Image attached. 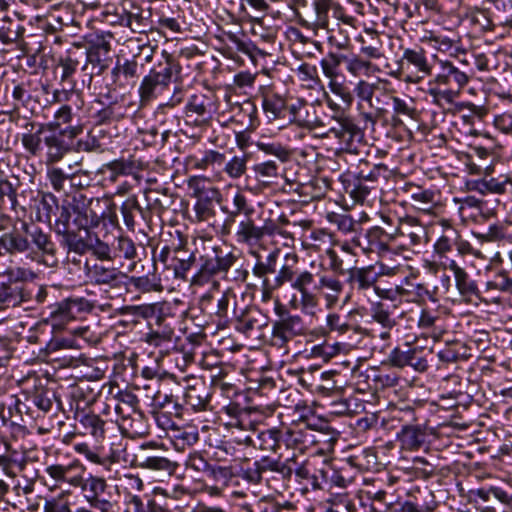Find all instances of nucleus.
Listing matches in <instances>:
<instances>
[{"instance_id": "f257e3e1", "label": "nucleus", "mask_w": 512, "mask_h": 512, "mask_svg": "<svg viewBox=\"0 0 512 512\" xmlns=\"http://www.w3.org/2000/svg\"><path fill=\"white\" fill-rule=\"evenodd\" d=\"M298 261L295 253H287L275 276L274 287H282L289 283L291 288L299 293V296H292L289 301L290 307L306 314H313L319 303L318 292L323 290L329 291L326 298L330 303L336 302L343 290L342 282L331 276L322 264L319 265V271L299 270Z\"/></svg>"}, {"instance_id": "f03ea898", "label": "nucleus", "mask_w": 512, "mask_h": 512, "mask_svg": "<svg viewBox=\"0 0 512 512\" xmlns=\"http://www.w3.org/2000/svg\"><path fill=\"white\" fill-rule=\"evenodd\" d=\"M45 473L51 482L45 481L50 489L62 488L68 485L80 489L86 503L99 512L114 508L115 502L104 497L108 483L104 477L87 472V468L77 459L67 463H55L45 467Z\"/></svg>"}, {"instance_id": "7ed1b4c3", "label": "nucleus", "mask_w": 512, "mask_h": 512, "mask_svg": "<svg viewBox=\"0 0 512 512\" xmlns=\"http://www.w3.org/2000/svg\"><path fill=\"white\" fill-rule=\"evenodd\" d=\"M35 274L28 269L17 267L8 269L0 276V309L15 307L32 298V292L26 286Z\"/></svg>"}, {"instance_id": "20e7f679", "label": "nucleus", "mask_w": 512, "mask_h": 512, "mask_svg": "<svg viewBox=\"0 0 512 512\" xmlns=\"http://www.w3.org/2000/svg\"><path fill=\"white\" fill-rule=\"evenodd\" d=\"M433 66L428 61L427 52L420 46L404 48L399 68L390 73L396 79L409 84H418L432 75Z\"/></svg>"}, {"instance_id": "39448f33", "label": "nucleus", "mask_w": 512, "mask_h": 512, "mask_svg": "<svg viewBox=\"0 0 512 512\" xmlns=\"http://www.w3.org/2000/svg\"><path fill=\"white\" fill-rule=\"evenodd\" d=\"M237 261L232 252H225L220 247H213L199 257L198 270L192 277V284L203 285L216 275L227 274Z\"/></svg>"}, {"instance_id": "423d86ee", "label": "nucleus", "mask_w": 512, "mask_h": 512, "mask_svg": "<svg viewBox=\"0 0 512 512\" xmlns=\"http://www.w3.org/2000/svg\"><path fill=\"white\" fill-rule=\"evenodd\" d=\"M361 128L347 115H333L323 138L335 139L340 150L352 152L363 139Z\"/></svg>"}, {"instance_id": "0eeeda50", "label": "nucleus", "mask_w": 512, "mask_h": 512, "mask_svg": "<svg viewBox=\"0 0 512 512\" xmlns=\"http://www.w3.org/2000/svg\"><path fill=\"white\" fill-rule=\"evenodd\" d=\"M111 34H96L89 42L88 46L84 45L85 63L82 71L90 69L89 84L92 82L93 76L103 74L110 66L112 58L111 52Z\"/></svg>"}, {"instance_id": "6e6552de", "label": "nucleus", "mask_w": 512, "mask_h": 512, "mask_svg": "<svg viewBox=\"0 0 512 512\" xmlns=\"http://www.w3.org/2000/svg\"><path fill=\"white\" fill-rule=\"evenodd\" d=\"M344 63L343 54L330 52L320 61L323 75L329 80L328 88L340 98L344 108H350L354 101L352 90L346 84L340 66Z\"/></svg>"}, {"instance_id": "1a4fd4ad", "label": "nucleus", "mask_w": 512, "mask_h": 512, "mask_svg": "<svg viewBox=\"0 0 512 512\" xmlns=\"http://www.w3.org/2000/svg\"><path fill=\"white\" fill-rule=\"evenodd\" d=\"M432 349H425L420 346H411L405 343L403 347H396L389 353L390 363L397 368L411 367L419 373L426 372L429 367V358L432 356Z\"/></svg>"}, {"instance_id": "9d476101", "label": "nucleus", "mask_w": 512, "mask_h": 512, "mask_svg": "<svg viewBox=\"0 0 512 512\" xmlns=\"http://www.w3.org/2000/svg\"><path fill=\"white\" fill-rule=\"evenodd\" d=\"M99 198H87L83 194L74 196L71 201V209L73 212L72 224L80 232L84 231L86 234L90 229L97 227L102 215H100L96 208L100 207Z\"/></svg>"}, {"instance_id": "9b49d317", "label": "nucleus", "mask_w": 512, "mask_h": 512, "mask_svg": "<svg viewBox=\"0 0 512 512\" xmlns=\"http://www.w3.org/2000/svg\"><path fill=\"white\" fill-rule=\"evenodd\" d=\"M348 275V283L359 296H363L368 300H370L372 295L392 299L389 290L380 289L376 285L379 274H376L374 266L352 268L349 270Z\"/></svg>"}, {"instance_id": "f8f14e48", "label": "nucleus", "mask_w": 512, "mask_h": 512, "mask_svg": "<svg viewBox=\"0 0 512 512\" xmlns=\"http://www.w3.org/2000/svg\"><path fill=\"white\" fill-rule=\"evenodd\" d=\"M278 319L272 326V343L277 347H284L293 338L304 334L305 326L299 315H292L284 308H276Z\"/></svg>"}, {"instance_id": "ddd939ff", "label": "nucleus", "mask_w": 512, "mask_h": 512, "mask_svg": "<svg viewBox=\"0 0 512 512\" xmlns=\"http://www.w3.org/2000/svg\"><path fill=\"white\" fill-rule=\"evenodd\" d=\"M439 71L430 80L431 85L446 86L454 88L461 93V90L469 83L471 75L466 69L456 66L449 60H438Z\"/></svg>"}, {"instance_id": "4468645a", "label": "nucleus", "mask_w": 512, "mask_h": 512, "mask_svg": "<svg viewBox=\"0 0 512 512\" xmlns=\"http://www.w3.org/2000/svg\"><path fill=\"white\" fill-rule=\"evenodd\" d=\"M254 255L257 258L255 265L252 268V273L254 276L262 279V296L263 300H268L272 296V292L279 287H274L275 278L273 280H269L267 275L269 274H278V259L280 256V250L274 249L268 253L265 258H262L258 253L254 252Z\"/></svg>"}, {"instance_id": "2eb2a0df", "label": "nucleus", "mask_w": 512, "mask_h": 512, "mask_svg": "<svg viewBox=\"0 0 512 512\" xmlns=\"http://www.w3.org/2000/svg\"><path fill=\"white\" fill-rule=\"evenodd\" d=\"M23 229L30 241V249L39 254L42 262L49 266L54 267L58 264L57 248L55 243L51 240V236L43 232L39 227L29 228L27 224L23 225Z\"/></svg>"}, {"instance_id": "dca6fc26", "label": "nucleus", "mask_w": 512, "mask_h": 512, "mask_svg": "<svg viewBox=\"0 0 512 512\" xmlns=\"http://www.w3.org/2000/svg\"><path fill=\"white\" fill-rule=\"evenodd\" d=\"M325 3H327L325 0H292L291 8L303 28L316 31L318 25L323 22Z\"/></svg>"}, {"instance_id": "f3484780", "label": "nucleus", "mask_w": 512, "mask_h": 512, "mask_svg": "<svg viewBox=\"0 0 512 512\" xmlns=\"http://www.w3.org/2000/svg\"><path fill=\"white\" fill-rule=\"evenodd\" d=\"M311 447L316 448V453L328 455L334 452L335 445L340 437V432L323 420H310Z\"/></svg>"}, {"instance_id": "a211bd4d", "label": "nucleus", "mask_w": 512, "mask_h": 512, "mask_svg": "<svg viewBox=\"0 0 512 512\" xmlns=\"http://www.w3.org/2000/svg\"><path fill=\"white\" fill-rule=\"evenodd\" d=\"M69 251H74L78 254H85L91 251L100 260H112V242L108 236L100 239L99 235L94 232H87L85 236L81 234L76 239L72 240V246Z\"/></svg>"}, {"instance_id": "6ab92c4d", "label": "nucleus", "mask_w": 512, "mask_h": 512, "mask_svg": "<svg viewBox=\"0 0 512 512\" xmlns=\"http://www.w3.org/2000/svg\"><path fill=\"white\" fill-rule=\"evenodd\" d=\"M47 199L51 200V213H54L55 210L59 211V215L54 223V230L58 235L62 236V243L70 249L72 246V240L76 241L80 235L79 232L71 227V218L73 217L71 203L67 206L63 205L59 207L57 204V198L53 194L45 195L43 202L46 203Z\"/></svg>"}, {"instance_id": "aec40b11", "label": "nucleus", "mask_w": 512, "mask_h": 512, "mask_svg": "<svg viewBox=\"0 0 512 512\" xmlns=\"http://www.w3.org/2000/svg\"><path fill=\"white\" fill-rule=\"evenodd\" d=\"M394 234H396V242L404 246L399 248V254H402L423 243L426 238V229L416 218L407 216L400 220V226Z\"/></svg>"}, {"instance_id": "412c9836", "label": "nucleus", "mask_w": 512, "mask_h": 512, "mask_svg": "<svg viewBox=\"0 0 512 512\" xmlns=\"http://www.w3.org/2000/svg\"><path fill=\"white\" fill-rule=\"evenodd\" d=\"M93 305L83 297H69L57 303L51 313V318L58 324L77 319L92 310Z\"/></svg>"}, {"instance_id": "4be33fe9", "label": "nucleus", "mask_w": 512, "mask_h": 512, "mask_svg": "<svg viewBox=\"0 0 512 512\" xmlns=\"http://www.w3.org/2000/svg\"><path fill=\"white\" fill-rule=\"evenodd\" d=\"M282 429V441L287 449H294L304 453L311 448L310 419L302 418L299 422L282 427Z\"/></svg>"}, {"instance_id": "5701e85b", "label": "nucleus", "mask_w": 512, "mask_h": 512, "mask_svg": "<svg viewBox=\"0 0 512 512\" xmlns=\"http://www.w3.org/2000/svg\"><path fill=\"white\" fill-rule=\"evenodd\" d=\"M369 238L372 245V252L376 253L382 259H391L392 255H399V245L396 240V234L388 233L379 226L368 229Z\"/></svg>"}, {"instance_id": "b1692460", "label": "nucleus", "mask_w": 512, "mask_h": 512, "mask_svg": "<svg viewBox=\"0 0 512 512\" xmlns=\"http://www.w3.org/2000/svg\"><path fill=\"white\" fill-rule=\"evenodd\" d=\"M83 60L84 44L76 42L66 50L64 55L59 57L58 67L62 69L60 81L62 83H68L71 90L75 88L73 75Z\"/></svg>"}, {"instance_id": "393cba45", "label": "nucleus", "mask_w": 512, "mask_h": 512, "mask_svg": "<svg viewBox=\"0 0 512 512\" xmlns=\"http://www.w3.org/2000/svg\"><path fill=\"white\" fill-rule=\"evenodd\" d=\"M210 398V392L205 382L200 378L187 380L183 391L184 404L194 411L205 410Z\"/></svg>"}, {"instance_id": "a878e982", "label": "nucleus", "mask_w": 512, "mask_h": 512, "mask_svg": "<svg viewBox=\"0 0 512 512\" xmlns=\"http://www.w3.org/2000/svg\"><path fill=\"white\" fill-rule=\"evenodd\" d=\"M91 282L98 285H108L111 288L127 286L128 276L115 267H106L103 264H95L88 270Z\"/></svg>"}, {"instance_id": "bb28decb", "label": "nucleus", "mask_w": 512, "mask_h": 512, "mask_svg": "<svg viewBox=\"0 0 512 512\" xmlns=\"http://www.w3.org/2000/svg\"><path fill=\"white\" fill-rule=\"evenodd\" d=\"M223 413L229 417L226 422V426L237 428L242 431L250 430L254 427V423L257 421L252 416L258 413L256 408L252 407H241L237 403H230L223 407Z\"/></svg>"}, {"instance_id": "cd10ccee", "label": "nucleus", "mask_w": 512, "mask_h": 512, "mask_svg": "<svg viewBox=\"0 0 512 512\" xmlns=\"http://www.w3.org/2000/svg\"><path fill=\"white\" fill-rule=\"evenodd\" d=\"M233 315L235 329L246 336H251L254 330H260L267 325L265 316L255 307H247L239 313L234 308Z\"/></svg>"}, {"instance_id": "c85d7f7f", "label": "nucleus", "mask_w": 512, "mask_h": 512, "mask_svg": "<svg viewBox=\"0 0 512 512\" xmlns=\"http://www.w3.org/2000/svg\"><path fill=\"white\" fill-rule=\"evenodd\" d=\"M113 83L119 87L126 85H134L140 76L137 55H133L130 59L123 62L117 61L111 71Z\"/></svg>"}, {"instance_id": "c756f323", "label": "nucleus", "mask_w": 512, "mask_h": 512, "mask_svg": "<svg viewBox=\"0 0 512 512\" xmlns=\"http://www.w3.org/2000/svg\"><path fill=\"white\" fill-rule=\"evenodd\" d=\"M474 235L482 243L497 242L501 244H512V221H499L489 225L485 233H477Z\"/></svg>"}, {"instance_id": "7c9ffc66", "label": "nucleus", "mask_w": 512, "mask_h": 512, "mask_svg": "<svg viewBox=\"0 0 512 512\" xmlns=\"http://www.w3.org/2000/svg\"><path fill=\"white\" fill-rule=\"evenodd\" d=\"M427 434L424 428L419 425H405L397 433V439L401 448L414 451L424 446Z\"/></svg>"}, {"instance_id": "2f4dec72", "label": "nucleus", "mask_w": 512, "mask_h": 512, "mask_svg": "<svg viewBox=\"0 0 512 512\" xmlns=\"http://www.w3.org/2000/svg\"><path fill=\"white\" fill-rule=\"evenodd\" d=\"M243 512H294L295 505L292 502H279L273 497H262L253 503L241 505Z\"/></svg>"}, {"instance_id": "473e14b6", "label": "nucleus", "mask_w": 512, "mask_h": 512, "mask_svg": "<svg viewBox=\"0 0 512 512\" xmlns=\"http://www.w3.org/2000/svg\"><path fill=\"white\" fill-rule=\"evenodd\" d=\"M43 143L46 147L47 164L59 162L70 151V145L61 133L51 132L43 137Z\"/></svg>"}, {"instance_id": "72a5a7b5", "label": "nucleus", "mask_w": 512, "mask_h": 512, "mask_svg": "<svg viewBox=\"0 0 512 512\" xmlns=\"http://www.w3.org/2000/svg\"><path fill=\"white\" fill-rule=\"evenodd\" d=\"M397 304L390 302L373 303L370 309L371 318L380 324L383 329L391 330L397 324Z\"/></svg>"}, {"instance_id": "f704fd0d", "label": "nucleus", "mask_w": 512, "mask_h": 512, "mask_svg": "<svg viewBox=\"0 0 512 512\" xmlns=\"http://www.w3.org/2000/svg\"><path fill=\"white\" fill-rule=\"evenodd\" d=\"M164 63L159 62L157 67L150 70L158 79H160L167 87L170 85L172 78L175 80L180 76L182 66L179 61L166 50L162 51Z\"/></svg>"}, {"instance_id": "c9c22d12", "label": "nucleus", "mask_w": 512, "mask_h": 512, "mask_svg": "<svg viewBox=\"0 0 512 512\" xmlns=\"http://www.w3.org/2000/svg\"><path fill=\"white\" fill-rule=\"evenodd\" d=\"M167 88L168 87L160 79L149 71V73L142 78L138 88L141 106H145L155 100L158 95Z\"/></svg>"}, {"instance_id": "e433bc0d", "label": "nucleus", "mask_w": 512, "mask_h": 512, "mask_svg": "<svg viewBox=\"0 0 512 512\" xmlns=\"http://www.w3.org/2000/svg\"><path fill=\"white\" fill-rule=\"evenodd\" d=\"M418 326L427 331V335L424 336L433 339L434 342L440 341L445 333L440 316L436 312L428 309L421 311Z\"/></svg>"}, {"instance_id": "4c0bfd02", "label": "nucleus", "mask_w": 512, "mask_h": 512, "mask_svg": "<svg viewBox=\"0 0 512 512\" xmlns=\"http://www.w3.org/2000/svg\"><path fill=\"white\" fill-rule=\"evenodd\" d=\"M342 182L345 193L348 194L355 203H364L369 194L375 190L368 183L359 179L355 174L345 175Z\"/></svg>"}, {"instance_id": "58836bf2", "label": "nucleus", "mask_w": 512, "mask_h": 512, "mask_svg": "<svg viewBox=\"0 0 512 512\" xmlns=\"http://www.w3.org/2000/svg\"><path fill=\"white\" fill-rule=\"evenodd\" d=\"M262 108L269 121L284 118L286 115L285 99L272 91L262 94Z\"/></svg>"}, {"instance_id": "ea45409f", "label": "nucleus", "mask_w": 512, "mask_h": 512, "mask_svg": "<svg viewBox=\"0 0 512 512\" xmlns=\"http://www.w3.org/2000/svg\"><path fill=\"white\" fill-rule=\"evenodd\" d=\"M261 233L260 226L248 216L238 223L235 237L238 243L254 246L261 241Z\"/></svg>"}, {"instance_id": "a19ab883", "label": "nucleus", "mask_w": 512, "mask_h": 512, "mask_svg": "<svg viewBox=\"0 0 512 512\" xmlns=\"http://www.w3.org/2000/svg\"><path fill=\"white\" fill-rule=\"evenodd\" d=\"M292 464H295V456L287 458L285 461L273 459L268 456L262 457L260 460L254 462V466L259 467L262 473L271 471L280 474L283 478L288 479L291 477L294 469Z\"/></svg>"}, {"instance_id": "79ce46f5", "label": "nucleus", "mask_w": 512, "mask_h": 512, "mask_svg": "<svg viewBox=\"0 0 512 512\" xmlns=\"http://www.w3.org/2000/svg\"><path fill=\"white\" fill-rule=\"evenodd\" d=\"M30 250V241L27 235L18 232L4 233L0 237V255L23 253Z\"/></svg>"}, {"instance_id": "37998d69", "label": "nucleus", "mask_w": 512, "mask_h": 512, "mask_svg": "<svg viewBox=\"0 0 512 512\" xmlns=\"http://www.w3.org/2000/svg\"><path fill=\"white\" fill-rule=\"evenodd\" d=\"M447 268L453 272L456 287L461 295L468 297L477 295L478 287L476 282L470 279L468 273L455 260H450Z\"/></svg>"}, {"instance_id": "c03bdc74", "label": "nucleus", "mask_w": 512, "mask_h": 512, "mask_svg": "<svg viewBox=\"0 0 512 512\" xmlns=\"http://www.w3.org/2000/svg\"><path fill=\"white\" fill-rule=\"evenodd\" d=\"M145 200L147 202V209H145L148 213L153 210L158 215H161L164 211L170 209L174 204V197L172 194H169L167 190L158 191V190H146Z\"/></svg>"}, {"instance_id": "a18cd8bd", "label": "nucleus", "mask_w": 512, "mask_h": 512, "mask_svg": "<svg viewBox=\"0 0 512 512\" xmlns=\"http://www.w3.org/2000/svg\"><path fill=\"white\" fill-rule=\"evenodd\" d=\"M119 428L123 434L130 437L144 434L146 431L144 414L140 410L129 409L126 417L119 421Z\"/></svg>"}, {"instance_id": "49530a36", "label": "nucleus", "mask_w": 512, "mask_h": 512, "mask_svg": "<svg viewBox=\"0 0 512 512\" xmlns=\"http://www.w3.org/2000/svg\"><path fill=\"white\" fill-rule=\"evenodd\" d=\"M120 212L123 217L124 224L129 230H134L136 221L135 214L139 213L144 221L149 219L148 212L143 209L137 200L136 196L128 197L121 205Z\"/></svg>"}, {"instance_id": "de8ad7c7", "label": "nucleus", "mask_w": 512, "mask_h": 512, "mask_svg": "<svg viewBox=\"0 0 512 512\" xmlns=\"http://www.w3.org/2000/svg\"><path fill=\"white\" fill-rule=\"evenodd\" d=\"M136 466L153 471L166 472L172 474L176 469V464L166 457L158 455H141L135 460Z\"/></svg>"}, {"instance_id": "09e8293b", "label": "nucleus", "mask_w": 512, "mask_h": 512, "mask_svg": "<svg viewBox=\"0 0 512 512\" xmlns=\"http://www.w3.org/2000/svg\"><path fill=\"white\" fill-rule=\"evenodd\" d=\"M149 332L145 334L144 341L154 347H167L172 343L175 331L172 325H162L160 327L149 328Z\"/></svg>"}, {"instance_id": "8fccbe9b", "label": "nucleus", "mask_w": 512, "mask_h": 512, "mask_svg": "<svg viewBox=\"0 0 512 512\" xmlns=\"http://www.w3.org/2000/svg\"><path fill=\"white\" fill-rule=\"evenodd\" d=\"M440 224L443 227V234L434 244V250L436 254L443 257L452 250L453 244L459 238V233L448 220H441Z\"/></svg>"}, {"instance_id": "3c124183", "label": "nucleus", "mask_w": 512, "mask_h": 512, "mask_svg": "<svg viewBox=\"0 0 512 512\" xmlns=\"http://www.w3.org/2000/svg\"><path fill=\"white\" fill-rule=\"evenodd\" d=\"M343 60L347 72L355 77L369 75L375 67L368 58L356 54H343Z\"/></svg>"}, {"instance_id": "603ef678", "label": "nucleus", "mask_w": 512, "mask_h": 512, "mask_svg": "<svg viewBox=\"0 0 512 512\" xmlns=\"http://www.w3.org/2000/svg\"><path fill=\"white\" fill-rule=\"evenodd\" d=\"M327 3L326 8L323 11V22L318 25V29H328L329 26V12H332V15L335 19L340 20L343 24L353 26L355 22V18L351 15H348L345 9L337 2L333 0H325Z\"/></svg>"}, {"instance_id": "864d4df0", "label": "nucleus", "mask_w": 512, "mask_h": 512, "mask_svg": "<svg viewBox=\"0 0 512 512\" xmlns=\"http://www.w3.org/2000/svg\"><path fill=\"white\" fill-rule=\"evenodd\" d=\"M283 429L270 428L258 434L259 448L265 451L278 453L283 444Z\"/></svg>"}, {"instance_id": "5fc2aeb1", "label": "nucleus", "mask_w": 512, "mask_h": 512, "mask_svg": "<svg viewBox=\"0 0 512 512\" xmlns=\"http://www.w3.org/2000/svg\"><path fill=\"white\" fill-rule=\"evenodd\" d=\"M425 41H427L434 49L440 52H449L453 48L458 52L459 48L456 47L459 44L460 40L454 36L450 37L446 34L429 31L424 37Z\"/></svg>"}, {"instance_id": "6e6d98bb", "label": "nucleus", "mask_w": 512, "mask_h": 512, "mask_svg": "<svg viewBox=\"0 0 512 512\" xmlns=\"http://www.w3.org/2000/svg\"><path fill=\"white\" fill-rule=\"evenodd\" d=\"M391 101L394 120H396V117L400 116L411 120H417L419 118V112L416 109L415 101L412 98H400L398 96H393Z\"/></svg>"}, {"instance_id": "4d7b16f0", "label": "nucleus", "mask_w": 512, "mask_h": 512, "mask_svg": "<svg viewBox=\"0 0 512 512\" xmlns=\"http://www.w3.org/2000/svg\"><path fill=\"white\" fill-rule=\"evenodd\" d=\"M206 184V178L201 176H192L187 180L188 189L194 198H215L220 195L218 189L207 187Z\"/></svg>"}, {"instance_id": "13d9d810", "label": "nucleus", "mask_w": 512, "mask_h": 512, "mask_svg": "<svg viewBox=\"0 0 512 512\" xmlns=\"http://www.w3.org/2000/svg\"><path fill=\"white\" fill-rule=\"evenodd\" d=\"M112 256L114 258H125L133 260L137 257V249L135 243L126 236L113 238Z\"/></svg>"}, {"instance_id": "bf43d9fd", "label": "nucleus", "mask_w": 512, "mask_h": 512, "mask_svg": "<svg viewBox=\"0 0 512 512\" xmlns=\"http://www.w3.org/2000/svg\"><path fill=\"white\" fill-rule=\"evenodd\" d=\"M440 87L429 83L427 90V94L431 97V102L438 107L451 105L460 96L454 88L441 89Z\"/></svg>"}, {"instance_id": "052dcab7", "label": "nucleus", "mask_w": 512, "mask_h": 512, "mask_svg": "<svg viewBox=\"0 0 512 512\" xmlns=\"http://www.w3.org/2000/svg\"><path fill=\"white\" fill-rule=\"evenodd\" d=\"M437 356L441 362L444 363H457L467 358V348L461 342L447 343L446 346L441 349Z\"/></svg>"}, {"instance_id": "680f3d73", "label": "nucleus", "mask_w": 512, "mask_h": 512, "mask_svg": "<svg viewBox=\"0 0 512 512\" xmlns=\"http://www.w3.org/2000/svg\"><path fill=\"white\" fill-rule=\"evenodd\" d=\"M232 203L233 210L229 212L227 211V222H234L236 217L239 215H244V218L252 216V214L255 212L254 207L249 203L247 197L241 192H237L233 196Z\"/></svg>"}, {"instance_id": "e2e57ef3", "label": "nucleus", "mask_w": 512, "mask_h": 512, "mask_svg": "<svg viewBox=\"0 0 512 512\" xmlns=\"http://www.w3.org/2000/svg\"><path fill=\"white\" fill-rule=\"evenodd\" d=\"M79 423L85 429V433L91 434L95 439L98 440L104 437L105 422L100 416L92 413L83 414L79 419Z\"/></svg>"}, {"instance_id": "0e129e2a", "label": "nucleus", "mask_w": 512, "mask_h": 512, "mask_svg": "<svg viewBox=\"0 0 512 512\" xmlns=\"http://www.w3.org/2000/svg\"><path fill=\"white\" fill-rule=\"evenodd\" d=\"M327 221L333 224L343 234L357 233L359 224L350 215L339 213H328Z\"/></svg>"}, {"instance_id": "69168bd1", "label": "nucleus", "mask_w": 512, "mask_h": 512, "mask_svg": "<svg viewBox=\"0 0 512 512\" xmlns=\"http://www.w3.org/2000/svg\"><path fill=\"white\" fill-rule=\"evenodd\" d=\"M435 191L431 189H424L416 198L411 202V205L416 210L425 214H432L437 206Z\"/></svg>"}, {"instance_id": "338daca9", "label": "nucleus", "mask_w": 512, "mask_h": 512, "mask_svg": "<svg viewBox=\"0 0 512 512\" xmlns=\"http://www.w3.org/2000/svg\"><path fill=\"white\" fill-rule=\"evenodd\" d=\"M43 125H40L39 129L34 133H23L21 136V143L24 149L32 156H40L42 152L43 138Z\"/></svg>"}, {"instance_id": "774afa93", "label": "nucleus", "mask_w": 512, "mask_h": 512, "mask_svg": "<svg viewBox=\"0 0 512 512\" xmlns=\"http://www.w3.org/2000/svg\"><path fill=\"white\" fill-rule=\"evenodd\" d=\"M367 35L370 37V41L366 43L362 40L363 45L361 46V54L366 58L380 59L384 56L382 51V42L380 41V35L375 31H367Z\"/></svg>"}]
</instances>
